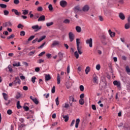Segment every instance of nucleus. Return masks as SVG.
I'll use <instances>...</instances> for the list:
<instances>
[{
    "mask_svg": "<svg viewBox=\"0 0 130 130\" xmlns=\"http://www.w3.org/2000/svg\"><path fill=\"white\" fill-rule=\"evenodd\" d=\"M119 18L122 20H125V16L122 12L119 13Z\"/></svg>",
    "mask_w": 130,
    "mask_h": 130,
    "instance_id": "obj_10",
    "label": "nucleus"
},
{
    "mask_svg": "<svg viewBox=\"0 0 130 130\" xmlns=\"http://www.w3.org/2000/svg\"><path fill=\"white\" fill-rule=\"evenodd\" d=\"M0 7H1V8H2V9H6L7 8V5L1 4Z\"/></svg>",
    "mask_w": 130,
    "mask_h": 130,
    "instance_id": "obj_40",
    "label": "nucleus"
},
{
    "mask_svg": "<svg viewBox=\"0 0 130 130\" xmlns=\"http://www.w3.org/2000/svg\"><path fill=\"white\" fill-rule=\"evenodd\" d=\"M109 35H110V36L111 38L114 37V36H115V32H112L111 31V29L109 30Z\"/></svg>",
    "mask_w": 130,
    "mask_h": 130,
    "instance_id": "obj_18",
    "label": "nucleus"
},
{
    "mask_svg": "<svg viewBox=\"0 0 130 130\" xmlns=\"http://www.w3.org/2000/svg\"><path fill=\"white\" fill-rule=\"evenodd\" d=\"M60 6H61L62 8H66V7L68 6V2L64 0H62L60 2Z\"/></svg>",
    "mask_w": 130,
    "mask_h": 130,
    "instance_id": "obj_6",
    "label": "nucleus"
},
{
    "mask_svg": "<svg viewBox=\"0 0 130 130\" xmlns=\"http://www.w3.org/2000/svg\"><path fill=\"white\" fill-rule=\"evenodd\" d=\"M124 28L126 29H129L130 28V23H126L124 25Z\"/></svg>",
    "mask_w": 130,
    "mask_h": 130,
    "instance_id": "obj_31",
    "label": "nucleus"
},
{
    "mask_svg": "<svg viewBox=\"0 0 130 130\" xmlns=\"http://www.w3.org/2000/svg\"><path fill=\"white\" fill-rule=\"evenodd\" d=\"M101 67L100 66V64H98L96 66V69L98 70V71H100V69H101Z\"/></svg>",
    "mask_w": 130,
    "mask_h": 130,
    "instance_id": "obj_55",
    "label": "nucleus"
},
{
    "mask_svg": "<svg viewBox=\"0 0 130 130\" xmlns=\"http://www.w3.org/2000/svg\"><path fill=\"white\" fill-rule=\"evenodd\" d=\"M82 10L80 9V7L76 6L74 8V12L77 14L78 12H81Z\"/></svg>",
    "mask_w": 130,
    "mask_h": 130,
    "instance_id": "obj_13",
    "label": "nucleus"
},
{
    "mask_svg": "<svg viewBox=\"0 0 130 130\" xmlns=\"http://www.w3.org/2000/svg\"><path fill=\"white\" fill-rule=\"evenodd\" d=\"M124 129H130V125L127 123H125L124 125Z\"/></svg>",
    "mask_w": 130,
    "mask_h": 130,
    "instance_id": "obj_23",
    "label": "nucleus"
},
{
    "mask_svg": "<svg viewBox=\"0 0 130 130\" xmlns=\"http://www.w3.org/2000/svg\"><path fill=\"white\" fill-rule=\"evenodd\" d=\"M14 37H15V35L12 34L11 36L7 37V39H12V38H14Z\"/></svg>",
    "mask_w": 130,
    "mask_h": 130,
    "instance_id": "obj_52",
    "label": "nucleus"
},
{
    "mask_svg": "<svg viewBox=\"0 0 130 130\" xmlns=\"http://www.w3.org/2000/svg\"><path fill=\"white\" fill-rule=\"evenodd\" d=\"M63 118H64L65 122L69 121V116L68 115H63Z\"/></svg>",
    "mask_w": 130,
    "mask_h": 130,
    "instance_id": "obj_28",
    "label": "nucleus"
},
{
    "mask_svg": "<svg viewBox=\"0 0 130 130\" xmlns=\"http://www.w3.org/2000/svg\"><path fill=\"white\" fill-rule=\"evenodd\" d=\"M79 123H80V119L77 118L76 120V123H75V127L76 128H78V127H79Z\"/></svg>",
    "mask_w": 130,
    "mask_h": 130,
    "instance_id": "obj_19",
    "label": "nucleus"
},
{
    "mask_svg": "<svg viewBox=\"0 0 130 130\" xmlns=\"http://www.w3.org/2000/svg\"><path fill=\"white\" fill-rule=\"evenodd\" d=\"M2 95L3 96V98L4 99L5 101H8V99L9 98V95L5 92H3L2 93Z\"/></svg>",
    "mask_w": 130,
    "mask_h": 130,
    "instance_id": "obj_12",
    "label": "nucleus"
},
{
    "mask_svg": "<svg viewBox=\"0 0 130 130\" xmlns=\"http://www.w3.org/2000/svg\"><path fill=\"white\" fill-rule=\"evenodd\" d=\"M13 86H16L17 84H18L19 85L21 84V80H20V78H19V77H16L15 79L13 82Z\"/></svg>",
    "mask_w": 130,
    "mask_h": 130,
    "instance_id": "obj_3",
    "label": "nucleus"
},
{
    "mask_svg": "<svg viewBox=\"0 0 130 130\" xmlns=\"http://www.w3.org/2000/svg\"><path fill=\"white\" fill-rule=\"evenodd\" d=\"M80 42L79 39H76V45H77V49L78 51L79 54H82L83 53V51H82V46H80Z\"/></svg>",
    "mask_w": 130,
    "mask_h": 130,
    "instance_id": "obj_1",
    "label": "nucleus"
},
{
    "mask_svg": "<svg viewBox=\"0 0 130 130\" xmlns=\"http://www.w3.org/2000/svg\"><path fill=\"white\" fill-rule=\"evenodd\" d=\"M23 109L25 111H28V110H29V107L28 106L23 107Z\"/></svg>",
    "mask_w": 130,
    "mask_h": 130,
    "instance_id": "obj_60",
    "label": "nucleus"
},
{
    "mask_svg": "<svg viewBox=\"0 0 130 130\" xmlns=\"http://www.w3.org/2000/svg\"><path fill=\"white\" fill-rule=\"evenodd\" d=\"M44 97L46 98V99L48 98V97H49V93L44 94Z\"/></svg>",
    "mask_w": 130,
    "mask_h": 130,
    "instance_id": "obj_63",
    "label": "nucleus"
},
{
    "mask_svg": "<svg viewBox=\"0 0 130 130\" xmlns=\"http://www.w3.org/2000/svg\"><path fill=\"white\" fill-rule=\"evenodd\" d=\"M79 89L81 92H83V91H84V86H83L82 85H80Z\"/></svg>",
    "mask_w": 130,
    "mask_h": 130,
    "instance_id": "obj_51",
    "label": "nucleus"
},
{
    "mask_svg": "<svg viewBox=\"0 0 130 130\" xmlns=\"http://www.w3.org/2000/svg\"><path fill=\"white\" fill-rule=\"evenodd\" d=\"M89 10H90L89 5H85L82 8L83 12H88Z\"/></svg>",
    "mask_w": 130,
    "mask_h": 130,
    "instance_id": "obj_9",
    "label": "nucleus"
},
{
    "mask_svg": "<svg viewBox=\"0 0 130 130\" xmlns=\"http://www.w3.org/2000/svg\"><path fill=\"white\" fill-rule=\"evenodd\" d=\"M22 12L23 15H28L29 14V10H22Z\"/></svg>",
    "mask_w": 130,
    "mask_h": 130,
    "instance_id": "obj_34",
    "label": "nucleus"
},
{
    "mask_svg": "<svg viewBox=\"0 0 130 130\" xmlns=\"http://www.w3.org/2000/svg\"><path fill=\"white\" fill-rule=\"evenodd\" d=\"M13 3L15 5H19V4H20V1L14 0Z\"/></svg>",
    "mask_w": 130,
    "mask_h": 130,
    "instance_id": "obj_46",
    "label": "nucleus"
},
{
    "mask_svg": "<svg viewBox=\"0 0 130 130\" xmlns=\"http://www.w3.org/2000/svg\"><path fill=\"white\" fill-rule=\"evenodd\" d=\"M51 92L52 93V94H54V93H55V86H53L52 90H51Z\"/></svg>",
    "mask_w": 130,
    "mask_h": 130,
    "instance_id": "obj_53",
    "label": "nucleus"
},
{
    "mask_svg": "<svg viewBox=\"0 0 130 130\" xmlns=\"http://www.w3.org/2000/svg\"><path fill=\"white\" fill-rule=\"evenodd\" d=\"M91 108L93 110H96V106H95V105H92Z\"/></svg>",
    "mask_w": 130,
    "mask_h": 130,
    "instance_id": "obj_61",
    "label": "nucleus"
},
{
    "mask_svg": "<svg viewBox=\"0 0 130 130\" xmlns=\"http://www.w3.org/2000/svg\"><path fill=\"white\" fill-rule=\"evenodd\" d=\"M113 84L114 86H116L119 90H121V83H120V81L115 80L113 81Z\"/></svg>",
    "mask_w": 130,
    "mask_h": 130,
    "instance_id": "obj_2",
    "label": "nucleus"
},
{
    "mask_svg": "<svg viewBox=\"0 0 130 130\" xmlns=\"http://www.w3.org/2000/svg\"><path fill=\"white\" fill-rule=\"evenodd\" d=\"M4 14L5 15V16H8V15H9V11L4 10Z\"/></svg>",
    "mask_w": 130,
    "mask_h": 130,
    "instance_id": "obj_47",
    "label": "nucleus"
},
{
    "mask_svg": "<svg viewBox=\"0 0 130 130\" xmlns=\"http://www.w3.org/2000/svg\"><path fill=\"white\" fill-rule=\"evenodd\" d=\"M34 18L35 19H38V18H39V14L37 13L35 14V15L34 16Z\"/></svg>",
    "mask_w": 130,
    "mask_h": 130,
    "instance_id": "obj_57",
    "label": "nucleus"
},
{
    "mask_svg": "<svg viewBox=\"0 0 130 130\" xmlns=\"http://www.w3.org/2000/svg\"><path fill=\"white\" fill-rule=\"evenodd\" d=\"M45 81H49L51 79V77L49 74H46L45 75Z\"/></svg>",
    "mask_w": 130,
    "mask_h": 130,
    "instance_id": "obj_14",
    "label": "nucleus"
},
{
    "mask_svg": "<svg viewBox=\"0 0 130 130\" xmlns=\"http://www.w3.org/2000/svg\"><path fill=\"white\" fill-rule=\"evenodd\" d=\"M37 62L38 63H43V62H44V60L40 59L39 60H38Z\"/></svg>",
    "mask_w": 130,
    "mask_h": 130,
    "instance_id": "obj_49",
    "label": "nucleus"
},
{
    "mask_svg": "<svg viewBox=\"0 0 130 130\" xmlns=\"http://www.w3.org/2000/svg\"><path fill=\"white\" fill-rule=\"evenodd\" d=\"M42 11H43V8H42V7L40 6V7H38V8H37L38 12H42Z\"/></svg>",
    "mask_w": 130,
    "mask_h": 130,
    "instance_id": "obj_39",
    "label": "nucleus"
},
{
    "mask_svg": "<svg viewBox=\"0 0 130 130\" xmlns=\"http://www.w3.org/2000/svg\"><path fill=\"white\" fill-rule=\"evenodd\" d=\"M48 9L49 10V11H51L53 10V7H52V5L50 4L48 6Z\"/></svg>",
    "mask_w": 130,
    "mask_h": 130,
    "instance_id": "obj_43",
    "label": "nucleus"
},
{
    "mask_svg": "<svg viewBox=\"0 0 130 130\" xmlns=\"http://www.w3.org/2000/svg\"><path fill=\"white\" fill-rule=\"evenodd\" d=\"M9 72L12 73L13 72V68H12V65L10 64L8 66Z\"/></svg>",
    "mask_w": 130,
    "mask_h": 130,
    "instance_id": "obj_37",
    "label": "nucleus"
},
{
    "mask_svg": "<svg viewBox=\"0 0 130 130\" xmlns=\"http://www.w3.org/2000/svg\"><path fill=\"white\" fill-rule=\"evenodd\" d=\"M21 63L18 62L17 63H14L13 64V67H21Z\"/></svg>",
    "mask_w": 130,
    "mask_h": 130,
    "instance_id": "obj_36",
    "label": "nucleus"
},
{
    "mask_svg": "<svg viewBox=\"0 0 130 130\" xmlns=\"http://www.w3.org/2000/svg\"><path fill=\"white\" fill-rule=\"evenodd\" d=\"M78 52H79V51H76L74 52V55H75L76 58H77V59L79 58V53H78Z\"/></svg>",
    "mask_w": 130,
    "mask_h": 130,
    "instance_id": "obj_32",
    "label": "nucleus"
},
{
    "mask_svg": "<svg viewBox=\"0 0 130 130\" xmlns=\"http://www.w3.org/2000/svg\"><path fill=\"white\" fill-rule=\"evenodd\" d=\"M76 30L77 32H78V33H80V32L82 31V28H81V27H80L79 26H77L76 27Z\"/></svg>",
    "mask_w": 130,
    "mask_h": 130,
    "instance_id": "obj_21",
    "label": "nucleus"
},
{
    "mask_svg": "<svg viewBox=\"0 0 130 130\" xmlns=\"http://www.w3.org/2000/svg\"><path fill=\"white\" fill-rule=\"evenodd\" d=\"M53 24V22H48L46 23V26L47 27H50V26L52 25Z\"/></svg>",
    "mask_w": 130,
    "mask_h": 130,
    "instance_id": "obj_44",
    "label": "nucleus"
},
{
    "mask_svg": "<svg viewBox=\"0 0 130 130\" xmlns=\"http://www.w3.org/2000/svg\"><path fill=\"white\" fill-rule=\"evenodd\" d=\"M125 70H126V72L127 74H128V75H130V69H129V67H128V66H126Z\"/></svg>",
    "mask_w": 130,
    "mask_h": 130,
    "instance_id": "obj_27",
    "label": "nucleus"
},
{
    "mask_svg": "<svg viewBox=\"0 0 130 130\" xmlns=\"http://www.w3.org/2000/svg\"><path fill=\"white\" fill-rule=\"evenodd\" d=\"M31 28L33 29V30H35V32H37V31H39V30H40L42 27L39 26L38 25H33Z\"/></svg>",
    "mask_w": 130,
    "mask_h": 130,
    "instance_id": "obj_7",
    "label": "nucleus"
},
{
    "mask_svg": "<svg viewBox=\"0 0 130 130\" xmlns=\"http://www.w3.org/2000/svg\"><path fill=\"white\" fill-rule=\"evenodd\" d=\"M69 37L70 42H73L75 40V35H74V33L72 32H69Z\"/></svg>",
    "mask_w": 130,
    "mask_h": 130,
    "instance_id": "obj_4",
    "label": "nucleus"
},
{
    "mask_svg": "<svg viewBox=\"0 0 130 130\" xmlns=\"http://www.w3.org/2000/svg\"><path fill=\"white\" fill-rule=\"evenodd\" d=\"M17 108L18 109H20V108H22V106L20 105V101H17Z\"/></svg>",
    "mask_w": 130,
    "mask_h": 130,
    "instance_id": "obj_35",
    "label": "nucleus"
},
{
    "mask_svg": "<svg viewBox=\"0 0 130 130\" xmlns=\"http://www.w3.org/2000/svg\"><path fill=\"white\" fill-rule=\"evenodd\" d=\"M57 81L58 85L60 84V77L59 76V74H57Z\"/></svg>",
    "mask_w": 130,
    "mask_h": 130,
    "instance_id": "obj_29",
    "label": "nucleus"
},
{
    "mask_svg": "<svg viewBox=\"0 0 130 130\" xmlns=\"http://www.w3.org/2000/svg\"><path fill=\"white\" fill-rule=\"evenodd\" d=\"M33 102L35 103L37 105L39 104V101H38V100L36 99V98H34V99L32 100Z\"/></svg>",
    "mask_w": 130,
    "mask_h": 130,
    "instance_id": "obj_25",
    "label": "nucleus"
},
{
    "mask_svg": "<svg viewBox=\"0 0 130 130\" xmlns=\"http://www.w3.org/2000/svg\"><path fill=\"white\" fill-rule=\"evenodd\" d=\"M93 82L94 83H96V84H98V77L96 76L93 77Z\"/></svg>",
    "mask_w": 130,
    "mask_h": 130,
    "instance_id": "obj_24",
    "label": "nucleus"
},
{
    "mask_svg": "<svg viewBox=\"0 0 130 130\" xmlns=\"http://www.w3.org/2000/svg\"><path fill=\"white\" fill-rule=\"evenodd\" d=\"M35 52H36V51H30L29 53H28V56H32V55H34Z\"/></svg>",
    "mask_w": 130,
    "mask_h": 130,
    "instance_id": "obj_41",
    "label": "nucleus"
},
{
    "mask_svg": "<svg viewBox=\"0 0 130 130\" xmlns=\"http://www.w3.org/2000/svg\"><path fill=\"white\" fill-rule=\"evenodd\" d=\"M113 14V11L109 10H107L105 11V16H111Z\"/></svg>",
    "mask_w": 130,
    "mask_h": 130,
    "instance_id": "obj_8",
    "label": "nucleus"
},
{
    "mask_svg": "<svg viewBox=\"0 0 130 130\" xmlns=\"http://www.w3.org/2000/svg\"><path fill=\"white\" fill-rule=\"evenodd\" d=\"M10 103H11V100H7V101H6V102L5 103V104L7 106H8V105H10Z\"/></svg>",
    "mask_w": 130,
    "mask_h": 130,
    "instance_id": "obj_38",
    "label": "nucleus"
},
{
    "mask_svg": "<svg viewBox=\"0 0 130 130\" xmlns=\"http://www.w3.org/2000/svg\"><path fill=\"white\" fill-rule=\"evenodd\" d=\"M59 42L58 41H54L52 44V46L54 47V46H56V45H59Z\"/></svg>",
    "mask_w": 130,
    "mask_h": 130,
    "instance_id": "obj_16",
    "label": "nucleus"
},
{
    "mask_svg": "<svg viewBox=\"0 0 130 130\" xmlns=\"http://www.w3.org/2000/svg\"><path fill=\"white\" fill-rule=\"evenodd\" d=\"M12 12L13 13H14L16 15V16H20V15H21V13L18 12V10H17V9H12Z\"/></svg>",
    "mask_w": 130,
    "mask_h": 130,
    "instance_id": "obj_15",
    "label": "nucleus"
},
{
    "mask_svg": "<svg viewBox=\"0 0 130 130\" xmlns=\"http://www.w3.org/2000/svg\"><path fill=\"white\" fill-rule=\"evenodd\" d=\"M69 101L77 102V100H75V98H74V96L73 95L69 96Z\"/></svg>",
    "mask_w": 130,
    "mask_h": 130,
    "instance_id": "obj_22",
    "label": "nucleus"
},
{
    "mask_svg": "<svg viewBox=\"0 0 130 130\" xmlns=\"http://www.w3.org/2000/svg\"><path fill=\"white\" fill-rule=\"evenodd\" d=\"M25 32L24 31H20V36H25Z\"/></svg>",
    "mask_w": 130,
    "mask_h": 130,
    "instance_id": "obj_58",
    "label": "nucleus"
},
{
    "mask_svg": "<svg viewBox=\"0 0 130 130\" xmlns=\"http://www.w3.org/2000/svg\"><path fill=\"white\" fill-rule=\"evenodd\" d=\"M85 72L86 75H88V74H89V72H90V68L89 67V66L86 68Z\"/></svg>",
    "mask_w": 130,
    "mask_h": 130,
    "instance_id": "obj_26",
    "label": "nucleus"
},
{
    "mask_svg": "<svg viewBox=\"0 0 130 130\" xmlns=\"http://www.w3.org/2000/svg\"><path fill=\"white\" fill-rule=\"evenodd\" d=\"M12 113H13V112L12 111V110H8L7 111V114H9V115H11V114H12Z\"/></svg>",
    "mask_w": 130,
    "mask_h": 130,
    "instance_id": "obj_54",
    "label": "nucleus"
},
{
    "mask_svg": "<svg viewBox=\"0 0 130 130\" xmlns=\"http://www.w3.org/2000/svg\"><path fill=\"white\" fill-rule=\"evenodd\" d=\"M29 41L27 40H25L23 41V44H24V45H28V44H29Z\"/></svg>",
    "mask_w": 130,
    "mask_h": 130,
    "instance_id": "obj_45",
    "label": "nucleus"
},
{
    "mask_svg": "<svg viewBox=\"0 0 130 130\" xmlns=\"http://www.w3.org/2000/svg\"><path fill=\"white\" fill-rule=\"evenodd\" d=\"M55 102H56V105L58 106L59 105V102L58 101V97H57L56 99Z\"/></svg>",
    "mask_w": 130,
    "mask_h": 130,
    "instance_id": "obj_56",
    "label": "nucleus"
},
{
    "mask_svg": "<svg viewBox=\"0 0 130 130\" xmlns=\"http://www.w3.org/2000/svg\"><path fill=\"white\" fill-rule=\"evenodd\" d=\"M20 97H21V93L20 92H18L17 94L16 95L15 98L16 99H19V98H20Z\"/></svg>",
    "mask_w": 130,
    "mask_h": 130,
    "instance_id": "obj_50",
    "label": "nucleus"
},
{
    "mask_svg": "<svg viewBox=\"0 0 130 130\" xmlns=\"http://www.w3.org/2000/svg\"><path fill=\"white\" fill-rule=\"evenodd\" d=\"M58 55L60 60H61L63 58V53L60 52L58 53Z\"/></svg>",
    "mask_w": 130,
    "mask_h": 130,
    "instance_id": "obj_17",
    "label": "nucleus"
},
{
    "mask_svg": "<svg viewBox=\"0 0 130 130\" xmlns=\"http://www.w3.org/2000/svg\"><path fill=\"white\" fill-rule=\"evenodd\" d=\"M79 104L80 105H84V104L85 103V102L84 101V99H80L79 100Z\"/></svg>",
    "mask_w": 130,
    "mask_h": 130,
    "instance_id": "obj_33",
    "label": "nucleus"
},
{
    "mask_svg": "<svg viewBox=\"0 0 130 130\" xmlns=\"http://www.w3.org/2000/svg\"><path fill=\"white\" fill-rule=\"evenodd\" d=\"M86 44H89V47H92L93 46V39L90 38L89 40H86Z\"/></svg>",
    "mask_w": 130,
    "mask_h": 130,
    "instance_id": "obj_5",
    "label": "nucleus"
},
{
    "mask_svg": "<svg viewBox=\"0 0 130 130\" xmlns=\"http://www.w3.org/2000/svg\"><path fill=\"white\" fill-rule=\"evenodd\" d=\"M43 21H45V16L42 15L39 18V19H38V21L42 22Z\"/></svg>",
    "mask_w": 130,
    "mask_h": 130,
    "instance_id": "obj_11",
    "label": "nucleus"
},
{
    "mask_svg": "<svg viewBox=\"0 0 130 130\" xmlns=\"http://www.w3.org/2000/svg\"><path fill=\"white\" fill-rule=\"evenodd\" d=\"M127 23L130 24V15H128L127 18Z\"/></svg>",
    "mask_w": 130,
    "mask_h": 130,
    "instance_id": "obj_64",
    "label": "nucleus"
},
{
    "mask_svg": "<svg viewBox=\"0 0 130 130\" xmlns=\"http://www.w3.org/2000/svg\"><path fill=\"white\" fill-rule=\"evenodd\" d=\"M37 79L36 77L34 76L31 78V82L34 84L35 83V80Z\"/></svg>",
    "mask_w": 130,
    "mask_h": 130,
    "instance_id": "obj_48",
    "label": "nucleus"
},
{
    "mask_svg": "<svg viewBox=\"0 0 130 130\" xmlns=\"http://www.w3.org/2000/svg\"><path fill=\"white\" fill-rule=\"evenodd\" d=\"M18 130H22V127H24L25 126V124H20V123H18Z\"/></svg>",
    "mask_w": 130,
    "mask_h": 130,
    "instance_id": "obj_20",
    "label": "nucleus"
},
{
    "mask_svg": "<svg viewBox=\"0 0 130 130\" xmlns=\"http://www.w3.org/2000/svg\"><path fill=\"white\" fill-rule=\"evenodd\" d=\"M70 22L71 21L68 19H66L63 21V23H64V24H70Z\"/></svg>",
    "mask_w": 130,
    "mask_h": 130,
    "instance_id": "obj_30",
    "label": "nucleus"
},
{
    "mask_svg": "<svg viewBox=\"0 0 130 130\" xmlns=\"http://www.w3.org/2000/svg\"><path fill=\"white\" fill-rule=\"evenodd\" d=\"M44 54H45V52L43 51L41 53H40L38 55L39 56H42V55H44Z\"/></svg>",
    "mask_w": 130,
    "mask_h": 130,
    "instance_id": "obj_62",
    "label": "nucleus"
},
{
    "mask_svg": "<svg viewBox=\"0 0 130 130\" xmlns=\"http://www.w3.org/2000/svg\"><path fill=\"white\" fill-rule=\"evenodd\" d=\"M6 23L7 24V27H11V26H12V23H11V22L9 21Z\"/></svg>",
    "mask_w": 130,
    "mask_h": 130,
    "instance_id": "obj_59",
    "label": "nucleus"
},
{
    "mask_svg": "<svg viewBox=\"0 0 130 130\" xmlns=\"http://www.w3.org/2000/svg\"><path fill=\"white\" fill-rule=\"evenodd\" d=\"M34 38H35V36H30L27 40L29 41V42L30 41H32V40H33Z\"/></svg>",
    "mask_w": 130,
    "mask_h": 130,
    "instance_id": "obj_42",
    "label": "nucleus"
}]
</instances>
